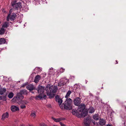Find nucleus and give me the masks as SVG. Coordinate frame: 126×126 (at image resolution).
<instances>
[{"label": "nucleus", "mask_w": 126, "mask_h": 126, "mask_svg": "<svg viewBox=\"0 0 126 126\" xmlns=\"http://www.w3.org/2000/svg\"><path fill=\"white\" fill-rule=\"evenodd\" d=\"M58 87L56 86H51L50 84H47L46 87V91L47 96L50 98L54 97L55 94L58 90Z\"/></svg>", "instance_id": "obj_1"}, {"label": "nucleus", "mask_w": 126, "mask_h": 126, "mask_svg": "<svg viewBox=\"0 0 126 126\" xmlns=\"http://www.w3.org/2000/svg\"><path fill=\"white\" fill-rule=\"evenodd\" d=\"M44 87L39 85L38 87V92L39 95L36 96L35 98L36 100L46 99L47 98L46 95H44L43 93L44 91Z\"/></svg>", "instance_id": "obj_2"}, {"label": "nucleus", "mask_w": 126, "mask_h": 126, "mask_svg": "<svg viewBox=\"0 0 126 126\" xmlns=\"http://www.w3.org/2000/svg\"><path fill=\"white\" fill-rule=\"evenodd\" d=\"M72 100L70 98H67L63 104L64 108L67 110H71L72 109Z\"/></svg>", "instance_id": "obj_3"}, {"label": "nucleus", "mask_w": 126, "mask_h": 126, "mask_svg": "<svg viewBox=\"0 0 126 126\" xmlns=\"http://www.w3.org/2000/svg\"><path fill=\"white\" fill-rule=\"evenodd\" d=\"M16 1H12L11 2L12 6L14 7L15 6L16 8H21L22 6L21 2H19L16 3Z\"/></svg>", "instance_id": "obj_4"}, {"label": "nucleus", "mask_w": 126, "mask_h": 126, "mask_svg": "<svg viewBox=\"0 0 126 126\" xmlns=\"http://www.w3.org/2000/svg\"><path fill=\"white\" fill-rule=\"evenodd\" d=\"M69 82V80L68 79H61L59 83V86H63L66 84V83H68Z\"/></svg>", "instance_id": "obj_5"}, {"label": "nucleus", "mask_w": 126, "mask_h": 126, "mask_svg": "<svg viewBox=\"0 0 126 126\" xmlns=\"http://www.w3.org/2000/svg\"><path fill=\"white\" fill-rule=\"evenodd\" d=\"M81 99L78 97L75 98L74 100V104L77 106H79L81 103Z\"/></svg>", "instance_id": "obj_6"}, {"label": "nucleus", "mask_w": 126, "mask_h": 126, "mask_svg": "<svg viewBox=\"0 0 126 126\" xmlns=\"http://www.w3.org/2000/svg\"><path fill=\"white\" fill-rule=\"evenodd\" d=\"M56 101L58 103L59 105H61L62 103V100L60 98L59 96L57 95L55 98Z\"/></svg>", "instance_id": "obj_7"}, {"label": "nucleus", "mask_w": 126, "mask_h": 126, "mask_svg": "<svg viewBox=\"0 0 126 126\" xmlns=\"http://www.w3.org/2000/svg\"><path fill=\"white\" fill-rule=\"evenodd\" d=\"M90 122L89 119L88 118H85L84 120V123L86 126H89Z\"/></svg>", "instance_id": "obj_8"}, {"label": "nucleus", "mask_w": 126, "mask_h": 126, "mask_svg": "<svg viewBox=\"0 0 126 126\" xmlns=\"http://www.w3.org/2000/svg\"><path fill=\"white\" fill-rule=\"evenodd\" d=\"M84 104H81L79 106L78 110L79 112H82L83 111L84 109Z\"/></svg>", "instance_id": "obj_9"}, {"label": "nucleus", "mask_w": 126, "mask_h": 126, "mask_svg": "<svg viewBox=\"0 0 126 126\" xmlns=\"http://www.w3.org/2000/svg\"><path fill=\"white\" fill-rule=\"evenodd\" d=\"M16 97L17 100L23 99L24 98L23 96L20 92L17 94Z\"/></svg>", "instance_id": "obj_10"}, {"label": "nucleus", "mask_w": 126, "mask_h": 126, "mask_svg": "<svg viewBox=\"0 0 126 126\" xmlns=\"http://www.w3.org/2000/svg\"><path fill=\"white\" fill-rule=\"evenodd\" d=\"M27 88L30 91H32L34 89V87L32 84H30L27 86Z\"/></svg>", "instance_id": "obj_11"}, {"label": "nucleus", "mask_w": 126, "mask_h": 126, "mask_svg": "<svg viewBox=\"0 0 126 126\" xmlns=\"http://www.w3.org/2000/svg\"><path fill=\"white\" fill-rule=\"evenodd\" d=\"M41 77L40 75H38L36 76L35 78L34 82L36 83H37L41 79Z\"/></svg>", "instance_id": "obj_12"}, {"label": "nucleus", "mask_w": 126, "mask_h": 126, "mask_svg": "<svg viewBox=\"0 0 126 126\" xmlns=\"http://www.w3.org/2000/svg\"><path fill=\"white\" fill-rule=\"evenodd\" d=\"M11 110L13 111H15L19 110L18 108L15 106H13L11 107Z\"/></svg>", "instance_id": "obj_13"}, {"label": "nucleus", "mask_w": 126, "mask_h": 126, "mask_svg": "<svg viewBox=\"0 0 126 126\" xmlns=\"http://www.w3.org/2000/svg\"><path fill=\"white\" fill-rule=\"evenodd\" d=\"M87 113L88 112L87 111H83L81 112V114H79V115H80V117H79V118L84 117L87 115Z\"/></svg>", "instance_id": "obj_14"}, {"label": "nucleus", "mask_w": 126, "mask_h": 126, "mask_svg": "<svg viewBox=\"0 0 126 126\" xmlns=\"http://www.w3.org/2000/svg\"><path fill=\"white\" fill-rule=\"evenodd\" d=\"M72 111V113L73 115H76L77 117L79 118L80 117L79 115V114L77 112V110H73Z\"/></svg>", "instance_id": "obj_15"}, {"label": "nucleus", "mask_w": 126, "mask_h": 126, "mask_svg": "<svg viewBox=\"0 0 126 126\" xmlns=\"http://www.w3.org/2000/svg\"><path fill=\"white\" fill-rule=\"evenodd\" d=\"M6 43V39L3 38L0 39V45L5 44Z\"/></svg>", "instance_id": "obj_16"}, {"label": "nucleus", "mask_w": 126, "mask_h": 126, "mask_svg": "<svg viewBox=\"0 0 126 126\" xmlns=\"http://www.w3.org/2000/svg\"><path fill=\"white\" fill-rule=\"evenodd\" d=\"M16 16V15L15 13H13L12 15L10 16V19L11 20L13 21L15 18V17Z\"/></svg>", "instance_id": "obj_17"}, {"label": "nucleus", "mask_w": 126, "mask_h": 126, "mask_svg": "<svg viewBox=\"0 0 126 126\" xmlns=\"http://www.w3.org/2000/svg\"><path fill=\"white\" fill-rule=\"evenodd\" d=\"M99 123L100 125L103 126L105 125V121L103 119H100L99 120Z\"/></svg>", "instance_id": "obj_18"}, {"label": "nucleus", "mask_w": 126, "mask_h": 126, "mask_svg": "<svg viewBox=\"0 0 126 126\" xmlns=\"http://www.w3.org/2000/svg\"><path fill=\"white\" fill-rule=\"evenodd\" d=\"M20 93L22 94L26 95L28 93V91L26 90L23 89L20 91Z\"/></svg>", "instance_id": "obj_19"}, {"label": "nucleus", "mask_w": 126, "mask_h": 126, "mask_svg": "<svg viewBox=\"0 0 126 126\" xmlns=\"http://www.w3.org/2000/svg\"><path fill=\"white\" fill-rule=\"evenodd\" d=\"M93 118L95 120H97L99 119V115L98 114H95L93 115Z\"/></svg>", "instance_id": "obj_20"}, {"label": "nucleus", "mask_w": 126, "mask_h": 126, "mask_svg": "<svg viewBox=\"0 0 126 126\" xmlns=\"http://www.w3.org/2000/svg\"><path fill=\"white\" fill-rule=\"evenodd\" d=\"M8 117V114L7 112L4 113L2 116V119L4 120V118Z\"/></svg>", "instance_id": "obj_21"}, {"label": "nucleus", "mask_w": 126, "mask_h": 126, "mask_svg": "<svg viewBox=\"0 0 126 126\" xmlns=\"http://www.w3.org/2000/svg\"><path fill=\"white\" fill-rule=\"evenodd\" d=\"M31 116L33 118H35L36 116V112L34 111H32Z\"/></svg>", "instance_id": "obj_22"}, {"label": "nucleus", "mask_w": 126, "mask_h": 126, "mask_svg": "<svg viewBox=\"0 0 126 126\" xmlns=\"http://www.w3.org/2000/svg\"><path fill=\"white\" fill-rule=\"evenodd\" d=\"M6 91V89L4 88H1L0 89V94L2 95Z\"/></svg>", "instance_id": "obj_23"}, {"label": "nucleus", "mask_w": 126, "mask_h": 126, "mask_svg": "<svg viewBox=\"0 0 126 126\" xmlns=\"http://www.w3.org/2000/svg\"><path fill=\"white\" fill-rule=\"evenodd\" d=\"M94 111V108L90 107L88 110V111L90 113H92Z\"/></svg>", "instance_id": "obj_24"}, {"label": "nucleus", "mask_w": 126, "mask_h": 126, "mask_svg": "<svg viewBox=\"0 0 126 126\" xmlns=\"http://www.w3.org/2000/svg\"><path fill=\"white\" fill-rule=\"evenodd\" d=\"M8 26V23L7 22H5L4 23L2 27L5 28Z\"/></svg>", "instance_id": "obj_25"}, {"label": "nucleus", "mask_w": 126, "mask_h": 126, "mask_svg": "<svg viewBox=\"0 0 126 126\" xmlns=\"http://www.w3.org/2000/svg\"><path fill=\"white\" fill-rule=\"evenodd\" d=\"M5 30L3 27H2L0 30V34H2L4 33Z\"/></svg>", "instance_id": "obj_26"}, {"label": "nucleus", "mask_w": 126, "mask_h": 126, "mask_svg": "<svg viewBox=\"0 0 126 126\" xmlns=\"http://www.w3.org/2000/svg\"><path fill=\"white\" fill-rule=\"evenodd\" d=\"M71 93V91H68L66 95L65 96V97L66 98H68V97L69 96L70 94Z\"/></svg>", "instance_id": "obj_27"}, {"label": "nucleus", "mask_w": 126, "mask_h": 126, "mask_svg": "<svg viewBox=\"0 0 126 126\" xmlns=\"http://www.w3.org/2000/svg\"><path fill=\"white\" fill-rule=\"evenodd\" d=\"M34 70L36 72H41V69L40 68H39L38 67H36L34 69Z\"/></svg>", "instance_id": "obj_28"}, {"label": "nucleus", "mask_w": 126, "mask_h": 126, "mask_svg": "<svg viewBox=\"0 0 126 126\" xmlns=\"http://www.w3.org/2000/svg\"><path fill=\"white\" fill-rule=\"evenodd\" d=\"M14 94L12 93H10L8 95V97L10 98H11L13 96Z\"/></svg>", "instance_id": "obj_29"}, {"label": "nucleus", "mask_w": 126, "mask_h": 126, "mask_svg": "<svg viewBox=\"0 0 126 126\" xmlns=\"http://www.w3.org/2000/svg\"><path fill=\"white\" fill-rule=\"evenodd\" d=\"M80 88V86L79 84H76L74 85V88L75 89H79Z\"/></svg>", "instance_id": "obj_30"}, {"label": "nucleus", "mask_w": 126, "mask_h": 126, "mask_svg": "<svg viewBox=\"0 0 126 126\" xmlns=\"http://www.w3.org/2000/svg\"><path fill=\"white\" fill-rule=\"evenodd\" d=\"M52 119L56 122H58L60 121V118L56 119L53 117H52Z\"/></svg>", "instance_id": "obj_31"}, {"label": "nucleus", "mask_w": 126, "mask_h": 126, "mask_svg": "<svg viewBox=\"0 0 126 126\" xmlns=\"http://www.w3.org/2000/svg\"><path fill=\"white\" fill-rule=\"evenodd\" d=\"M16 99H17V97H14L12 99V101L15 102L16 101Z\"/></svg>", "instance_id": "obj_32"}, {"label": "nucleus", "mask_w": 126, "mask_h": 126, "mask_svg": "<svg viewBox=\"0 0 126 126\" xmlns=\"http://www.w3.org/2000/svg\"><path fill=\"white\" fill-rule=\"evenodd\" d=\"M20 107L22 109H24L26 107V106L24 105H20Z\"/></svg>", "instance_id": "obj_33"}, {"label": "nucleus", "mask_w": 126, "mask_h": 126, "mask_svg": "<svg viewBox=\"0 0 126 126\" xmlns=\"http://www.w3.org/2000/svg\"><path fill=\"white\" fill-rule=\"evenodd\" d=\"M64 71V69H63V68H61L60 69V71L61 73L63 72Z\"/></svg>", "instance_id": "obj_34"}, {"label": "nucleus", "mask_w": 126, "mask_h": 126, "mask_svg": "<svg viewBox=\"0 0 126 126\" xmlns=\"http://www.w3.org/2000/svg\"><path fill=\"white\" fill-rule=\"evenodd\" d=\"M27 84V82L24 83L23 84H22L21 86V87H24Z\"/></svg>", "instance_id": "obj_35"}, {"label": "nucleus", "mask_w": 126, "mask_h": 126, "mask_svg": "<svg viewBox=\"0 0 126 126\" xmlns=\"http://www.w3.org/2000/svg\"><path fill=\"white\" fill-rule=\"evenodd\" d=\"M10 14H9L8 16L7 17V21H9V19H10Z\"/></svg>", "instance_id": "obj_36"}, {"label": "nucleus", "mask_w": 126, "mask_h": 126, "mask_svg": "<svg viewBox=\"0 0 126 126\" xmlns=\"http://www.w3.org/2000/svg\"><path fill=\"white\" fill-rule=\"evenodd\" d=\"M60 121L62 120H65V119L64 118H60Z\"/></svg>", "instance_id": "obj_37"}, {"label": "nucleus", "mask_w": 126, "mask_h": 126, "mask_svg": "<svg viewBox=\"0 0 126 126\" xmlns=\"http://www.w3.org/2000/svg\"><path fill=\"white\" fill-rule=\"evenodd\" d=\"M40 126H47L45 125L44 124H43L40 125Z\"/></svg>", "instance_id": "obj_38"}, {"label": "nucleus", "mask_w": 126, "mask_h": 126, "mask_svg": "<svg viewBox=\"0 0 126 126\" xmlns=\"http://www.w3.org/2000/svg\"><path fill=\"white\" fill-rule=\"evenodd\" d=\"M12 9H11L10 10V14H11V12H12Z\"/></svg>", "instance_id": "obj_39"}, {"label": "nucleus", "mask_w": 126, "mask_h": 126, "mask_svg": "<svg viewBox=\"0 0 126 126\" xmlns=\"http://www.w3.org/2000/svg\"><path fill=\"white\" fill-rule=\"evenodd\" d=\"M2 96H0V100H1L2 99Z\"/></svg>", "instance_id": "obj_40"}, {"label": "nucleus", "mask_w": 126, "mask_h": 126, "mask_svg": "<svg viewBox=\"0 0 126 126\" xmlns=\"http://www.w3.org/2000/svg\"><path fill=\"white\" fill-rule=\"evenodd\" d=\"M93 123L94 125H95L96 123L95 121L93 122Z\"/></svg>", "instance_id": "obj_41"}, {"label": "nucleus", "mask_w": 126, "mask_h": 126, "mask_svg": "<svg viewBox=\"0 0 126 126\" xmlns=\"http://www.w3.org/2000/svg\"><path fill=\"white\" fill-rule=\"evenodd\" d=\"M106 126H111L110 125L108 124V125H107Z\"/></svg>", "instance_id": "obj_42"}, {"label": "nucleus", "mask_w": 126, "mask_h": 126, "mask_svg": "<svg viewBox=\"0 0 126 126\" xmlns=\"http://www.w3.org/2000/svg\"><path fill=\"white\" fill-rule=\"evenodd\" d=\"M20 126H25L24 125L22 124Z\"/></svg>", "instance_id": "obj_43"}, {"label": "nucleus", "mask_w": 126, "mask_h": 126, "mask_svg": "<svg viewBox=\"0 0 126 126\" xmlns=\"http://www.w3.org/2000/svg\"><path fill=\"white\" fill-rule=\"evenodd\" d=\"M29 126H33V125H29Z\"/></svg>", "instance_id": "obj_44"}, {"label": "nucleus", "mask_w": 126, "mask_h": 126, "mask_svg": "<svg viewBox=\"0 0 126 126\" xmlns=\"http://www.w3.org/2000/svg\"><path fill=\"white\" fill-rule=\"evenodd\" d=\"M53 69V68H50V70H51V69Z\"/></svg>", "instance_id": "obj_45"}, {"label": "nucleus", "mask_w": 126, "mask_h": 126, "mask_svg": "<svg viewBox=\"0 0 126 126\" xmlns=\"http://www.w3.org/2000/svg\"><path fill=\"white\" fill-rule=\"evenodd\" d=\"M118 63V62H117V63H116V64H117V63Z\"/></svg>", "instance_id": "obj_46"}, {"label": "nucleus", "mask_w": 126, "mask_h": 126, "mask_svg": "<svg viewBox=\"0 0 126 126\" xmlns=\"http://www.w3.org/2000/svg\"><path fill=\"white\" fill-rule=\"evenodd\" d=\"M62 106H61V108H62Z\"/></svg>", "instance_id": "obj_47"}, {"label": "nucleus", "mask_w": 126, "mask_h": 126, "mask_svg": "<svg viewBox=\"0 0 126 126\" xmlns=\"http://www.w3.org/2000/svg\"><path fill=\"white\" fill-rule=\"evenodd\" d=\"M0 87H1V86H0Z\"/></svg>", "instance_id": "obj_48"}, {"label": "nucleus", "mask_w": 126, "mask_h": 126, "mask_svg": "<svg viewBox=\"0 0 126 126\" xmlns=\"http://www.w3.org/2000/svg\"><path fill=\"white\" fill-rule=\"evenodd\" d=\"M116 62H117V61H116Z\"/></svg>", "instance_id": "obj_49"}, {"label": "nucleus", "mask_w": 126, "mask_h": 126, "mask_svg": "<svg viewBox=\"0 0 126 126\" xmlns=\"http://www.w3.org/2000/svg\"><path fill=\"white\" fill-rule=\"evenodd\" d=\"M1 22H0V23Z\"/></svg>", "instance_id": "obj_50"}]
</instances>
